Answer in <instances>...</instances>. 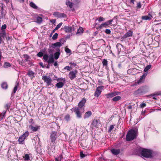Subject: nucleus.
<instances>
[{"instance_id":"44","label":"nucleus","mask_w":161,"mask_h":161,"mask_svg":"<svg viewBox=\"0 0 161 161\" xmlns=\"http://www.w3.org/2000/svg\"><path fill=\"white\" fill-rule=\"evenodd\" d=\"M34 74V73L33 72L31 71H29L28 73V75H29L31 77L33 76Z\"/></svg>"},{"instance_id":"41","label":"nucleus","mask_w":161,"mask_h":161,"mask_svg":"<svg viewBox=\"0 0 161 161\" xmlns=\"http://www.w3.org/2000/svg\"><path fill=\"white\" fill-rule=\"evenodd\" d=\"M29 135V133L28 132H26L23 134L22 136L25 139V138L27 137Z\"/></svg>"},{"instance_id":"36","label":"nucleus","mask_w":161,"mask_h":161,"mask_svg":"<svg viewBox=\"0 0 161 161\" xmlns=\"http://www.w3.org/2000/svg\"><path fill=\"white\" fill-rule=\"evenodd\" d=\"M49 57V56H48L47 54H44L43 57V59L45 61L47 62Z\"/></svg>"},{"instance_id":"53","label":"nucleus","mask_w":161,"mask_h":161,"mask_svg":"<svg viewBox=\"0 0 161 161\" xmlns=\"http://www.w3.org/2000/svg\"><path fill=\"white\" fill-rule=\"evenodd\" d=\"M6 113V111H3L0 114V116H1L2 117H3L4 116Z\"/></svg>"},{"instance_id":"29","label":"nucleus","mask_w":161,"mask_h":161,"mask_svg":"<svg viewBox=\"0 0 161 161\" xmlns=\"http://www.w3.org/2000/svg\"><path fill=\"white\" fill-rule=\"evenodd\" d=\"M25 139L24 138L21 136L19 137L18 140L19 143L21 144H23Z\"/></svg>"},{"instance_id":"19","label":"nucleus","mask_w":161,"mask_h":161,"mask_svg":"<svg viewBox=\"0 0 161 161\" xmlns=\"http://www.w3.org/2000/svg\"><path fill=\"white\" fill-rule=\"evenodd\" d=\"M64 29L65 31L66 32H70L72 31V27L69 26H65L64 27Z\"/></svg>"},{"instance_id":"33","label":"nucleus","mask_w":161,"mask_h":161,"mask_svg":"<svg viewBox=\"0 0 161 161\" xmlns=\"http://www.w3.org/2000/svg\"><path fill=\"white\" fill-rule=\"evenodd\" d=\"M30 5L31 7L34 9H37V7L36 5L33 2H31L30 3Z\"/></svg>"},{"instance_id":"45","label":"nucleus","mask_w":161,"mask_h":161,"mask_svg":"<svg viewBox=\"0 0 161 161\" xmlns=\"http://www.w3.org/2000/svg\"><path fill=\"white\" fill-rule=\"evenodd\" d=\"M63 24V23L61 22L59 23L58 25H57V26L55 27L56 29L58 30L59 28Z\"/></svg>"},{"instance_id":"38","label":"nucleus","mask_w":161,"mask_h":161,"mask_svg":"<svg viewBox=\"0 0 161 161\" xmlns=\"http://www.w3.org/2000/svg\"><path fill=\"white\" fill-rule=\"evenodd\" d=\"M23 56L26 61H28L30 58L29 56L27 54H24L23 55Z\"/></svg>"},{"instance_id":"49","label":"nucleus","mask_w":161,"mask_h":161,"mask_svg":"<svg viewBox=\"0 0 161 161\" xmlns=\"http://www.w3.org/2000/svg\"><path fill=\"white\" fill-rule=\"evenodd\" d=\"M105 33L108 34H109L111 33V31L109 29H107L105 30Z\"/></svg>"},{"instance_id":"6","label":"nucleus","mask_w":161,"mask_h":161,"mask_svg":"<svg viewBox=\"0 0 161 161\" xmlns=\"http://www.w3.org/2000/svg\"><path fill=\"white\" fill-rule=\"evenodd\" d=\"M58 137L57 133L55 131H52L50 135V139L52 143H56V140Z\"/></svg>"},{"instance_id":"32","label":"nucleus","mask_w":161,"mask_h":161,"mask_svg":"<svg viewBox=\"0 0 161 161\" xmlns=\"http://www.w3.org/2000/svg\"><path fill=\"white\" fill-rule=\"evenodd\" d=\"M121 98V97L120 96H117L114 97L112 99V100L113 101H117L119 100Z\"/></svg>"},{"instance_id":"4","label":"nucleus","mask_w":161,"mask_h":161,"mask_svg":"<svg viewBox=\"0 0 161 161\" xmlns=\"http://www.w3.org/2000/svg\"><path fill=\"white\" fill-rule=\"evenodd\" d=\"M75 112L77 117L78 118L81 117V115L84 111V108L75 107L73 109Z\"/></svg>"},{"instance_id":"51","label":"nucleus","mask_w":161,"mask_h":161,"mask_svg":"<svg viewBox=\"0 0 161 161\" xmlns=\"http://www.w3.org/2000/svg\"><path fill=\"white\" fill-rule=\"evenodd\" d=\"M37 55L39 57H41L43 56V53L42 52H39L37 53Z\"/></svg>"},{"instance_id":"28","label":"nucleus","mask_w":161,"mask_h":161,"mask_svg":"<svg viewBox=\"0 0 161 161\" xmlns=\"http://www.w3.org/2000/svg\"><path fill=\"white\" fill-rule=\"evenodd\" d=\"M63 158V156L62 154H60L57 157L55 158V161H61L62 159Z\"/></svg>"},{"instance_id":"23","label":"nucleus","mask_w":161,"mask_h":161,"mask_svg":"<svg viewBox=\"0 0 161 161\" xmlns=\"http://www.w3.org/2000/svg\"><path fill=\"white\" fill-rule=\"evenodd\" d=\"M66 4L70 8H71L73 7V3L69 1L68 0H66Z\"/></svg>"},{"instance_id":"64","label":"nucleus","mask_w":161,"mask_h":161,"mask_svg":"<svg viewBox=\"0 0 161 161\" xmlns=\"http://www.w3.org/2000/svg\"><path fill=\"white\" fill-rule=\"evenodd\" d=\"M51 22L54 24L56 22V20L55 19H53L52 20H51Z\"/></svg>"},{"instance_id":"25","label":"nucleus","mask_w":161,"mask_h":161,"mask_svg":"<svg viewBox=\"0 0 161 161\" xmlns=\"http://www.w3.org/2000/svg\"><path fill=\"white\" fill-rule=\"evenodd\" d=\"M58 51L56 52L54 54V58L55 59H57L58 58L59 56L60 55V53L59 52V49H58Z\"/></svg>"},{"instance_id":"50","label":"nucleus","mask_w":161,"mask_h":161,"mask_svg":"<svg viewBox=\"0 0 161 161\" xmlns=\"http://www.w3.org/2000/svg\"><path fill=\"white\" fill-rule=\"evenodd\" d=\"M10 105V103H7L6 104V105L5 106V108L6 109H8L9 108V107Z\"/></svg>"},{"instance_id":"40","label":"nucleus","mask_w":161,"mask_h":161,"mask_svg":"<svg viewBox=\"0 0 161 161\" xmlns=\"http://www.w3.org/2000/svg\"><path fill=\"white\" fill-rule=\"evenodd\" d=\"M58 34L57 33H55L54 34L53 36L52 37V39L54 40H55L57 39L58 38Z\"/></svg>"},{"instance_id":"47","label":"nucleus","mask_w":161,"mask_h":161,"mask_svg":"<svg viewBox=\"0 0 161 161\" xmlns=\"http://www.w3.org/2000/svg\"><path fill=\"white\" fill-rule=\"evenodd\" d=\"M60 42L61 43V44H63L65 42V40L64 38H62L59 40Z\"/></svg>"},{"instance_id":"27","label":"nucleus","mask_w":161,"mask_h":161,"mask_svg":"<svg viewBox=\"0 0 161 161\" xmlns=\"http://www.w3.org/2000/svg\"><path fill=\"white\" fill-rule=\"evenodd\" d=\"M160 95H161V93L157 92L155 94H151L150 96L153 97V99H154V100H157V98L155 97L156 96H158Z\"/></svg>"},{"instance_id":"56","label":"nucleus","mask_w":161,"mask_h":161,"mask_svg":"<svg viewBox=\"0 0 161 161\" xmlns=\"http://www.w3.org/2000/svg\"><path fill=\"white\" fill-rule=\"evenodd\" d=\"M7 27V26L6 25L4 24L1 27V29L2 30H4Z\"/></svg>"},{"instance_id":"58","label":"nucleus","mask_w":161,"mask_h":161,"mask_svg":"<svg viewBox=\"0 0 161 161\" xmlns=\"http://www.w3.org/2000/svg\"><path fill=\"white\" fill-rule=\"evenodd\" d=\"M114 128V126L113 125H111L109 127V131H111L112 130H113Z\"/></svg>"},{"instance_id":"43","label":"nucleus","mask_w":161,"mask_h":161,"mask_svg":"<svg viewBox=\"0 0 161 161\" xmlns=\"http://www.w3.org/2000/svg\"><path fill=\"white\" fill-rule=\"evenodd\" d=\"M30 159V156L28 154H26L25 157V160H28Z\"/></svg>"},{"instance_id":"34","label":"nucleus","mask_w":161,"mask_h":161,"mask_svg":"<svg viewBox=\"0 0 161 161\" xmlns=\"http://www.w3.org/2000/svg\"><path fill=\"white\" fill-rule=\"evenodd\" d=\"M42 17H38L36 18V22L38 24H40L42 23Z\"/></svg>"},{"instance_id":"1","label":"nucleus","mask_w":161,"mask_h":161,"mask_svg":"<svg viewBox=\"0 0 161 161\" xmlns=\"http://www.w3.org/2000/svg\"><path fill=\"white\" fill-rule=\"evenodd\" d=\"M136 154L142 157L147 158L152 157V151L150 150L140 147L136 149Z\"/></svg>"},{"instance_id":"7","label":"nucleus","mask_w":161,"mask_h":161,"mask_svg":"<svg viewBox=\"0 0 161 161\" xmlns=\"http://www.w3.org/2000/svg\"><path fill=\"white\" fill-rule=\"evenodd\" d=\"M113 19H112L107 21L101 24L98 27V28L100 29H102L103 28H106L109 25L112 24V22L113 21Z\"/></svg>"},{"instance_id":"18","label":"nucleus","mask_w":161,"mask_h":161,"mask_svg":"<svg viewBox=\"0 0 161 161\" xmlns=\"http://www.w3.org/2000/svg\"><path fill=\"white\" fill-rule=\"evenodd\" d=\"M62 46L61 43L60 42H57L56 43L53 44L51 47L53 48H55V47H59Z\"/></svg>"},{"instance_id":"57","label":"nucleus","mask_w":161,"mask_h":161,"mask_svg":"<svg viewBox=\"0 0 161 161\" xmlns=\"http://www.w3.org/2000/svg\"><path fill=\"white\" fill-rule=\"evenodd\" d=\"M17 86H15L14 88V91H13V92L14 93H15L16 92V91L17 90Z\"/></svg>"},{"instance_id":"12","label":"nucleus","mask_w":161,"mask_h":161,"mask_svg":"<svg viewBox=\"0 0 161 161\" xmlns=\"http://www.w3.org/2000/svg\"><path fill=\"white\" fill-rule=\"evenodd\" d=\"M100 121L99 120L94 119L92 123V125L96 128H98L99 125Z\"/></svg>"},{"instance_id":"48","label":"nucleus","mask_w":161,"mask_h":161,"mask_svg":"<svg viewBox=\"0 0 161 161\" xmlns=\"http://www.w3.org/2000/svg\"><path fill=\"white\" fill-rule=\"evenodd\" d=\"M71 67L69 66H65L64 67V69H67V71H69L70 70Z\"/></svg>"},{"instance_id":"39","label":"nucleus","mask_w":161,"mask_h":161,"mask_svg":"<svg viewBox=\"0 0 161 161\" xmlns=\"http://www.w3.org/2000/svg\"><path fill=\"white\" fill-rule=\"evenodd\" d=\"M103 66H107L108 65V61L106 59H104L102 62Z\"/></svg>"},{"instance_id":"16","label":"nucleus","mask_w":161,"mask_h":161,"mask_svg":"<svg viewBox=\"0 0 161 161\" xmlns=\"http://www.w3.org/2000/svg\"><path fill=\"white\" fill-rule=\"evenodd\" d=\"M111 151L113 154L115 155L118 154L120 152V150L119 149H112Z\"/></svg>"},{"instance_id":"2","label":"nucleus","mask_w":161,"mask_h":161,"mask_svg":"<svg viewBox=\"0 0 161 161\" xmlns=\"http://www.w3.org/2000/svg\"><path fill=\"white\" fill-rule=\"evenodd\" d=\"M137 131L134 130H129L126 136V139L127 141H131L136 138Z\"/></svg>"},{"instance_id":"9","label":"nucleus","mask_w":161,"mask_h":161,"mask_svg":"<svg viewBox=\"0 0 161 161\" xmlns=\"http://www.w3.org/2000/svg\"><path fill=\"white\" fill-rule=\"evenodd\" d=\"M103 86H100L97 88L94 93V96L98 97L101 94V90L103 89Z\"/></svg>"},{"instance_id":"24","label":"nucleus","mask_w":161,"mask_h":161,"mask_svg":"<svg viewBox=\"0 0 161 161\" xmlns=\"http://www.w3.org/2000/svg\"><path fill=\"white\" fill-rule=\"evenodd\" d=\"M83 28L81 27H80L77 31L76 34L78 35H80L83 32Z\"/></svg>"},{"instance_id":"21","label":"nucleus","mask_w":161,"mask_h":161,"mask_svg":"<svg viewBox=\"0 0 161 161\" xmlns=\"http://www.w3.org/2000/svg\"><path fill=\"white\" fill-rule=\"evenodd\" d=\"M54 62V60L53 55H50L48 59L47 62H48L49 64H50L53 63Z\"/></svg>"},{"instance_id":"59","label":"nucleus","mask_w":161,"mask_h":161,"mask_svg":"<svg viewBox=\"0 0 161 161\" xmlns=\"http://www.w3.org/2000/svg\"><path fill=\"white\" fill-rule=\"evenodd\" d=\"M137 7L138 8H140L141 7V4L140 3H139L137 4Z\"/></svg>"},{"instance_id":"63","label":"nucleus","mask_w":161,"mask_h":161,"mask_svg":"<svg viewBox=\"0 0 161 161\" xmlns=\"http://www.w3.org/2000/svg\"><path fill=\"white\" fill-rule=\"evenodd\" d=\"M7 41H9L11 39V37L8 36V37H6Z\"/></svg>"},{"instance_id":"3","label":"nucleus","mask_w":161,"mask_h":161,"mask_svg":"<svg viewBox=\"0 0 161 161\" xmlns=\"http://www.w3.org/2000/svg\"><path fill=\"white\" fill-rule=\"evenodd\" d=\"M147 91L146 87L142 86L134 91V95L136 97L143 95Z\"/></svg>"},{"instance_id":"5","label":"nucleus","mask_w":161,"mask_h":161,"mask_svg":"<svg viewBox=\"0 0 161 161\" xmlns=\"http://www.w3.org/2000/svg\"><path fill=\"white\" fill-rule=\"evenodd\" d=\"M42 79L46 84L47 86H52V80L49 76L47 75H43L42 77Z\"/></svg>"},{"instance_id":"14","label":"nucleus","mask_w":161,"mask_h":161,"mask_svg":"<svg viewBox=\"0 0 161 161\" xmlns=\"http://www.w3.org/2000/svg\"><path fill=\"white\" fill-rule=\"evenodd\" d=\"M147 75V73H144L142 76H141L140 79L138 81V84H140L143 82Z\"/></svg>"},{"instance_id":"15","label":"nucleus","mask_w":161,"mask_h":161,"mask_svg":"<svg viewBox=\"0 0 161 161\" xmlns=\"http://www.w3.org/2000/svg\"><path fill=\"white\" fill-rule=\"evenodd\" d=\"M53 15L55 17H64V16L65 15V14L60 13L58 12H54L53 14Z\"/></svg>"},{"instance_id":"26","label":"nucleus","mask_w":161,"mask_h":161,"mask_svg":"<svg viewBox=\"0 0 161 161\" xmlns=\"http://www.w3.org/2000/svg\"><path fill=\"white\" fill-rule=\"evenodd\" d=\"M29 128L33 131H36L38 129H39V127H34L32 125H31L29 126Z\"/></svg>"},{"instance_id":"60","label":"nucleus","mask_w":161,"mask_h":161,"mask_svg":"<svg viewBox=\"0 0 161 161\" xmlns=\"http://www.w3.org/2000/svg\"><path fill=\"white\" fill-rule=\"evenodd\" d=\"M74 2L76 4H77L80 2V0H74Z\"/></svg>"},{"instance_id":"35","label":"nucleus","mask_w":161,"mask_h":161,"mask_svg":"<svg viewBox=\"0 0 161 161\" xmlns=\"http://www.w3.org/2000/svg\"><path fill=\"white\" fill-rule=\"evenodd\" d=\"M11 66V64L8 62H5L4 65L3 67L5 68H7Z\"/></svg>"},{"instance_id":"8","label":"nucleus","mask_w":161,"mask_h":161,"mask_svg":"<svg viewBox=\"0 0 161 161\" xmlns=\"http://www.w3.org/2000/svg\"><path fill=\"white\" fill-rule=\"evenodd\" d=\"M77 72L76 70H72L70 71L69 74V77L71 80H73L76 76Z\"/></svg>"},{"instance_id":"10","label":"nucleus","mask_w":161,"mask_h":161,"mask_svg":"<svg viewBox=\"0 0 161 161\" xmlns=\"http://www.w3.org/2000/svg\"><path fill=\"white\" fill-rule=\"evenodd\" d=\"M119 94V92H112L105 95L106 97L108 98H110L115 96H116Z\"/></svg>"},{"instance_id":"17","label":"nucleus","mask_w":161,"mask_h":161,"mask_svg":"<svg viewBox=\"0 0 161 161\" xmlns=\"http://www.w3.org/2000/svg\"><path fill=\"white\" fill-rule=\"evenodd\" d=\"M132 35V32L131 31H129L123 36L122 38L125 39L128 37L131 36Z\"/></svg>"},{"instance_id":"61","label":"nucleus","mask_w":161,"mask_h":161,"mask_svg":"<svg viewBox=\"0 0 161 161\" xmlns=\"http://www.w3.org/2000/svg\"><path fill=\"white\" fill-rule=\"evenodd\" d=\"M69 64L74 66H75L76 65V64L74 63L70 62Z\"/></svg>"},{"instance_id":"22","label":"nucleus","mask_w":161,"mask_h":161,"mask_svg":"<svg viewBox=\"0 0 161 161\" xmlns=\"http://www.w3.org/2000/svg\"><path fill=\"white\" fill-rule=\"evenodd\" d=\"M92 114V112L91 111H89L86 112L85 115H84V119H86L87 118H88Z\"/></svg>"},{"instance_id":"52","label":"nucleus","mask_w":161,"mask_h":161,"mask_svg":"<svg viewBox=\"0 0 161 161\" xmlns=\"http://www.w3.org/2000/svg\"><path fill=\"white\" fill-rule=\"evenodd\" d=\"M140 107L141 108H143L146 106V104L145 103H142L140 105Z\"/></svg>"},{"instance_id":"42","label":"nucleus","mask_w":161,"mask_h":161,"mask_svg":"<svg viewBox=\"0 0 161 161\" xmlns=\"http://www.w3.org/2000/svg\"><path fill=\"white\" fill-rule=\"evenodd\" d=\"M64 119L67 121L70 120V116L69 114L66 115L64 117Z\"/></svg>"},{"instance_id":"30","label":"nucleus","mask_w":161,"mask_h":161,"mask_svg":"<svg viewBox=\"0 0 161 161\" xmlns=\"http://www.w3.org/2000/svg\"><path fill=\"white\" fill-rule=\"evenodd\" d=\"M0 34L1 36L2 37L3 39H4L5 37H6L7 36L4 30H3L2 31L1 33H0Z\"/></svg>"},{"instance_id":"62","label":"nucleus","mask_w":161,"mask_h":161,"mask_svg":"<svg viewBox=\"0 0 161 161\" xmlns=\"http://www.w3.org/2000/svg\"><path fill=\"white\" fill-rule=\"evenodd\" d=\"M127 108L128 109H131L132 108V106L131 105H129L127 107Z\"/></svg>"},{"instance_id":"46","label":"nucleus","mask_w":161,"mask_h":161,"mask_svg":"<svg viewBox=\"0 0 161 161\" xmlns=\"http://www.w3.org/2000/svg\"><path fill=\"white\" fill-rule=\"evenodd\" d=\"M98 20L99 22H101L104 20V18L101 16H100L98 17Z\"/></svg>"},{"instance_id":"37","label":"nucleus","mask_w":161,"mask_h":161,"mask_svg":"<svg viewBox=\"0 0 161 161\" xmlns=\"http://www.w3.org/2000/svg\"><path fill=\"white\" fill-rule=\"evenodd\" d=\"M151 65L149 64L147 65L144 69V71L145 72L147 71L151 67Z\"/></svg>"},{"instance_id":"11","label":"nucleus","mask_w":161,"mask_h":161,"mask_svg":"<svg viewBox=\"0 0 161 161\" xmlns=\"http://www.w3.org/2000/svg\"><path fill=\"white\" fill-rule=\"evenodd\" d=\"M86 101V100L85 98H83L82 99L79 103L78 107V108H84L83 107L85 105Z\"/></svg>"},{"instance_id":"13","label":"nucleus","mask_w":161,"mask_h":161,"mask_svg":"<svg viewBox=\"0 0 161 161\" xmlns=\"http://www.w3.org/2000/svg\"><path fill=\"white\" fill-rule=\"evenodd\" d=\"M153 18L152 15L150 14H148L147 15L142 16V19L143 20H150Z\"/></svg>"},{"instance_id":"31","label":"nucleus","mask_w":161,"mask_h":161,"mask_svg":"<svg viewBox=\"0 0 161 161\" xmlns=\"http://www.w3.org/2000/svg\"><path fill=\"white\" fill-rule=\"evenodd\" d=\"M1 87L3 89H6L8 87V85L6 82H3L1 85Z\"/></svg>"},{"instance_id":"55","label":"nucleus","mask_w":161,"mask_h":161,"mask_svg":"<svg viewBox=\"0 0 161 161\" xmlns=\"http://www.w3.org/2000/svg\"><path fill=\"white\" fill-rule=\"evenodd\" d=\"M80 156L81 158H83L85 157V155L82 152H80Z\"/></svg>"},{"instance_id":"20","label":"nucleus","mask_w":161,"mask_h":161,"mask_svg":"<svg viewBox=\"0 0 161 161\" xmlns=\"http://www.w3.org/2000/svg\"><path fill=\"white\" fill-rule=\"evenodd\" d=\"M64 85V83L59 82L56 84L55 87L58 89L62 88Z\"/></svg>"},{"instance_id":"54","label":"nucleus","mask_w":161,"mask_h":161,"mask_svg":"<svg viewBox=\"0 0 161 161\" xmlns=\"http://www.w3.org/2000/svg\"><path fill=\"white\" fill-rule=\"evenodd\" d=\"M65 51L67 53H70L71 52V50L68 48H65Z\"/></svg>"}]
</instances>
